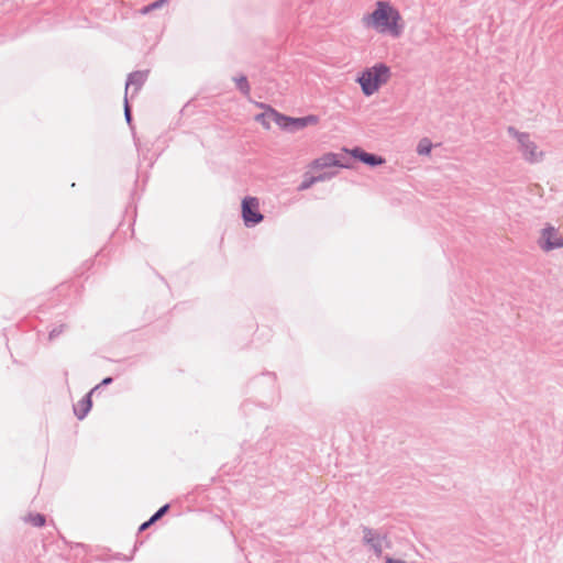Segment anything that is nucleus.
<instances>
[{"label":"nucleus","instance_id":"f8f14e48","mask_svg":"<svg viewBox=\"0 0 563 563\" xmlns=\"http://www.w3.org/2000/svg\"><path fill=\"white\" fill-rule=\"evenodd\" d=\"M234 82L236 84V88L245 96L250 97L251 93V87L247 81L246 76L241 75L233 78Z\"/></svg>","mask_w":563,"mask_h":563},{"label":"nucleus","instance_id":"7ed1b4c3","mask_svg":"<svg viewBox=\"0 0 563 563\" xmlns=\"http://www.w3.org/2000/svg\"><path fill=\"white\" fill-rule=\"evenodd\" d=\"M507 132L518 141L519 151L526 162L537 164L543 159L544 153L539 151L538 145L530 139L528 133L519 132L514 126H508Z\"/></svg>","mask_w":563,"mask_h":563},{"label":"nucleus","instance_id":"2eb2a0df","mask_svg":"<svg viewBox=\"0 0 563 563\" xmlns=\"http://www.w3.org/2000/svg\"><path fill=\"white\" fill-rule=\"evenodd\" d=\"M45 516L41 514L30 515L29 522L34 527H43L45 525Z\"/></svg>","mask_w":563,"mask_h":563},{"label":"nucleus","instance_id":"6ab92c4d","mask_svg":"<svg viewBox=\"0 0 563 563\" xmlns=\"http://www.w3.org/2000/svg\"><path fill=\"white\" fill-rule=\"evenodd\" d=\"M124 117H125L126 122L129 124H131L132 114H131V109H130L129 101H128V96L124 97Z\"/></svg>","mask_w":563,"mask_h":563},{"label":"nucleus","instance_id":"9b49d317","mask_svg":"<svg viewBox=\"0 0 563 563\" xmlns=\"http://www.w3.org/2000/svg\"><path fill=\"white\" fill-rule=\"evenodd\" d=\"M99 389V386L93 387L78 404V408H75V415L79 420L84 419L89 410L91 409V395Z\"/></svg>","mask_w":563,"mask_h":563},{"label":"nucleus","instance_id":"20e7f679","mask_svg":"<svg viewBox=\"0 0 563 563\" xmlns=\"http://www.w3.org/2000/svg\"><path fill=\"white\" fill-rule=\"evenodd\" d=\"M536 243L542 252L550 253L563 247V235L560 233L559 228L551 223H545L539 231Z\"/></svg>","mask_w":563,"mask_h":563},{"label":"nucleus","instance_id":"f257e3e1","mask_svg":"<svg viewBox=\"0 0 563 563\" xmlns=\"http://www.w3.org/2000/svg\"><path fill=\"white\" fill-rule=\"evenodd\" d=\"M401 20L399 11L387 1H378L376 9L362 18L364 26L372 27L378 33H387L393 37H399L402 34Z\"/></svg>","mask_w":563,"mask_h":563},{"label":"nucleus","instance_id":"aec40b11","mask_svg":"<svg viewBox=\"0 0 563 563\" xmlns=\"http://www.w3.org/2000/svg\"><path fill=\"white\" fill-rule=\"evenodd\" d=\"M332 177H333L332 173H322V174H320L318 176H314L317 183L329 180Z\"/></svg>","mask_w":563,"mask_h":563},{"label":"nucleus","instance_id":"f03ea898","mask_svg":"<svg viewBox=\"0 0 563 563\" xmlns=\"http://www.w3.org/2000/svg\"><path fill=\"white\" fill-rule=\"evenodd\" d=\"M390 68L386 64L378 63L363 70L356 81L363 93L369 97L390 79Z\"/></svg>","mask_w":563,"mask_h":563},{"label":"nucleus","instance_id":"412c9836","mask_svg":"<svg viewBox=\"0 0 563 563\" xmlns=\"http://www.w3.org/2000/svg\"><path fill=\"white\" fill-rule=\"evenodd\" d=\"M153 523H154V522H152V518H150L147 521L143 522V523L140 526L139 530H140V531H144V530H146L147 528H150V526H152Z\"/></svg>","mask_w":563,"mask_h":563},{"label":"nucleus","instance_id":"4468645a","mask_svg":"<svg viewBox=\"0 0 563 563\" xmlns=\"http://www.w3.org/2000/svg\"><path fill=\"white\" fill-rule=\"evenodd\" d=\"M169 0H156L148 5H145L141 9L142 14H147L153 10L161 9L164 4H166Z\"/></svg>","mask_w":563,"mask_h":563},{"label":"nucleus","instance_id":"4be33fe9","mask_svg":"<svg viewBox=\"0 0 563 563\" xmlns=\"http://www.w3.org/2000/svg\"><path fill=\"white\" fill-rule=\"evenodd\" d=\"M112 380H113V379H112V377H106V378H103V379L101 380V383H100L98 386H99V388H100L101 386L110 385V384L112 383Z\"/></svg>","mask_w":563,"mask_h":563},{"label":"nucleus","instance_id":"6e6552de","mask_svg":"<svg viewBox=\"0 0 563 563\" xmlns=\"http://www.w3.org/2000/svg\"><path fill=\"white\" fill-rule=\"evenodd\" d=\"M341 158H345V156L335 153H328L314 159L312 166L314 168H327L332 166L349 168L350 165Z\"/></svg>","mask_w":563,"mask_h":563},{"label":"nucleus","instance_id":"dca6fc26","mask_svg":"<svg viewBox=\"0 0 563 563\" xmlns=\"http://www.w3.org/2000/svg\"><path fill=\"white\" fill-rule=\"evenodd\" d=\"M316 183H317V181H316L314 176H306V177H305V179L302 180V183L299 185L298 190H299V191L307 190V189H309L312 185H314Z\"/></svg>","mask_w":563,"mask_h":563},{"label":"nucleus","instance_id":"9d476101","mask_svg":"<svg viewBox=\"0 0 563 563\" xmlns=\"http://www.w3.org/2000/svg\"><path fill=\"white\" fill-rule=\"evenodd\" d=\"M350 154L354 158H357L362 163L369 166H378L385 163V159L382 156L367 153L360 147H354L352 151H350Z\"/></svg>","mask_w":563,"mask_h":563},{"label":"nucleus","instance_id":"39448f33","mask_svg":"<svg viewBox=\"0 0 563 563\" xmlns=\"http://www.w3.org/2000/svg\"><path fill=\"white\" fill-rule=\"evenodd\" d=\"M362 532L363 544L368 547L376 556L382 555L384 545L386 548H390V541L388 540L386 532H382L366 526H362Z\"/></svg>","mask_w":563,"mask_h":563},{"label":"nucleus","instance_id":"f3484780","mask_svg":"<svg viewBox=\"0 0 563 563\" xmlns=\"http://www.w3.org/2000/svg\"><path fill=\"white\" fill-rule=\"evenodd\" d=\"M67 325L66 324H59L58 327L53 328L48 333V340L53 341L57 336H59L65 330Z\"/></svg>","mask_w":563,"mask_h":563},{"label":"nucleus","instance_id":"0eeeda50","mask_svg":"<svg viewBox=\"0 0 563 563\" xmlns=\"http://www.w3.org/2000/svg\"><path fill=\"white\" fill-rule=\"evenodd\" d=\"M255 197H245L242 200V218L246 227H254L263 221L264 216L260 212Z\"/></svg>","mask_w":563,"mask_h":563},{"label":"nucleus","instance_id":"a211bd4d","mask_svg":"<svg viewBox=\"0 0 563 563\" xmlns=\"http://www.w3.org/2000/svg\"><path fill=\"white\" fill-rule=\"evenodd\" d=\"M169 509V505L166 504L164 506H162L151 518H152V522H156L157 520H159Z\"/></svg>","mask_w":563,"mask_h":563},{"label":"nucleus","instance_id":"1a4fd4ad","mask_svg":"<svg viewBox=\"0 0 563 563\" xmlns=\"http://www.w3.org/2000/svg\"><path fill=\"white\" fill-rule=\"evenodd\" d=\"M148 76V70H136L128 76L125 84V96H128L129 89L133 88V93H136L142 86L145 84Z\"/></svg>","mask_w":563,"mask_h":563},{"label":"nucleus","instance_id":"ddd939ff","mask_svg":"<svg viewBox=\"0 0 563 563\" xmlns=\"http://www.w3.org/2000/svg\"><path fill=\"white\" fill-rule=\"evenodd\" d=\"M432 150V143L429 139L424 137L420 140L417 146V153L419 155H429Z\"/></svg>","mask_w":563,"mask_h":563},{"label":"nucleus","instance_id":"423d86ee","mask_svg":"<svg viewBox=\"0 0 563 563\" xmlns=\"http://www.w3.org/2000/svg\"><path fill=\"white\" fill-rule=\"evenodd\" d=\"M272 115H273L276 124H278L282 129L289 131V132H296L298 130L306 128L307 125L318 123V117H316V115H307V117H302V118H290V117L280 114V113L276 112L275 110H272Z\"/></svg>","mask_w":563,"mask_h":563}]
</instances>
